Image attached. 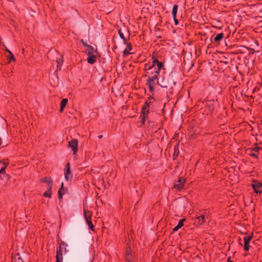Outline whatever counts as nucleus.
I'll return each mask as SVG.
<instances>
[{
  "instance_id": "nucleus-27",
  "label": "nucleus",
  "mask_w": 262,
  "mask_h": 262,
  "mask_svg": "<svg viewBox=\"0 0 262 262\" xmlns=\"http://www.w3.org/2000/svg\"><path fill=\"white\" fill-rule=\"evenodd\" d=\"M260 149H261V147L256 145L252 148V150L255 152H258Z\"/></svg>"
},
{
  "instance_id": "nucleus-16",
  "label": "nucleus",
  "mask_w": 262,
  "mask_h": 262,
  "mask_svg": "<svg viewBox=\"0 0 262 262\" xmlns=\"http://www.w3.org/2000/svg\"><path fill=\"white\" fill-rule=\"evenodd\" d=\"M185 221V219L180 220L178 225L173 229V231L176 232L178 231L180 228H181L184 225V222Z\"/></svg>"
},
{
  "instance_id": "nucleus-22",
  "label": "nucleus",
  "mask_w": 262,
  "mask_h": 262,
  "mask_svg": "<svg viewBox=\"0 0 262 262\" xmlns=\"http://www.w3.org/2000/svg\"><path fill=\"white\" fill-rule=\"evenodd\" d=\"M52 188H48V190L43 193V196L45 197L49 198H51L52 194Z\"/></svg>"
},
{
  "instance_id": "nucleus-8",
  "label": "nucleus",
  "mask_w": 262,
  "mask_h": 262,
  "mask_svg": "<svg viewBox=\"0 0 262 262\" xmlns=\"http://www.w3.org/2000/svg\"><path fill=\"white\" fill-rule=\"evenodd\" d=\"M77 145L78 141L77 139H72L69 142V146L72 148L74 155H75L78 151Z\"/></svg>"
},
{
  "instance_id": "nucleus-30",
  "label": "nucleus",
  "mask_w": 262,
  "mask_h": 262,
  "mask_svg": "<svg viewBox=\"0 0 262 262\" xmlns=\"http://www.w3.org/2000/svg\"><path fill=\"white\" fill-rule=\"evenodd\" d=\"M82 43H83V45L84 46H86V47H90V46H89V45H87L86 43H84L82 41Z\"/></svg>"
},
{
  "instance_id": "nucleus-10",
  "label": "nucleus",
  "mask_w": 262,
  "mask_h": 262,
  "mask_svg": "<svg viewBox=\"0 0 262 262\" xmlns=\"http://www.w3.org/2000/svg\"><path fill=\"white\" fill-rule=\"evenodd\" d=\"M253 238V235L246 236L244 237V250L248 251L249 250V242Z\"/></svg>"
},
{
  "instance_id": "nucleus-20",
  "label": "nucleus",
  "mask_w": 262,
  "mask_h": 262,
  "mask_svg": "<svg viewBox=\"0 0 262 262\" xmlns=\"http://www.w3.org/2000/svg\"><path fill=\"white\" fill-rule=\"evenodd\" d=\"M224 37V34L223 33H221L217 34L215 37L214 38V41L216 42H220Z\"/></svg>"
},
{
  "instance_id": "nucleus-12",
  "label": "nucleus",
  "mask_w": 262,
  "mask_h": 262,
  "mask_svg": "<svg viewBox=\"0 0 262 262\" xmlns=\"http://www.w3.org/2000/svg\"><path fill=\"white\" fill-rule=\"evenodd\" d=\"M40 182L43 183H46L48 185V188H52L53 181L51 177H46L40 180Z\"/></svg>"
},
{
  "instance_id": "nucleus-21",
  "label": "nucleus",
  "mask_w": 262,
  "mask_h": 262,
  "mask_svg": "<svg viewBox=\"0 0 262 262\" xmlns=\"http://www.w3.org/2000/svg\"><path fill=\"white\" fill-rule=\"evenodd\" d=\"M174 153L173 154V159H176L179 154V144L177 143L174 147Z\"/></svg>"
},
{
  "instance_id": "nucleus-11",
  "label": "nucleus",
  "mask_w": 262,
  "mask_h": 262,
  "mask_svg": "<svg viewBox=\"0 0 262 262\" xmlns=\"http://www.w3.org/2000/svg\"><path fill=\"white\" fill-rule=\"evenodd\" d=\"M67 168L65 170L64 178L67 181L71 180L73 177L72 173L70 170V163H68L67 165Z\"/></svg>"
},
{
  "instance_id": "nucleus-23",
  "label": "nucleus",
  "mask_w": 262,
  "mask_h": 262,
  "mask_svg": "<svg viewBox=\"0 0 262 262\" xmlns=\"http://www.w3.org/2000/svg\"><path fill=\"white\" fill-rule=\"evenodd\" d=\"M178 8V6L177 5H174L173 6L172 11V16H173V18H175V17H176V16H177Z\"/></svg>"
},
{
  "instance_id": "nucleus-19",
  "label": "nucleus",
  "mask_w": 262,
  "mask_h": 262,
  "mask_svg": "<svg viewBox=\"0 0 262 262\" xmlns=\"http://www.w3.org/2000/svg\"><path fill=\"white\" fill-rule=\"evenodd\" d=\"M205 222V217L204 215L198 216L195 219V222L200 225H202Z\"/></svg>"
},
{
  "instance_id": "nucleus-28",
  "label": "nucleus",
  "mask_w": 262,
  "mask_h": 262,
  "mask_svg": "<svg viewBox=\"0 0 262 262\" xmlns=\"http://www.w3.org/2000/svg\"><path fill=\"white\" fill-rule=\"evenodd\" d=\"M250 155L252 157H255L256 158H258L257 155L254 153H250Z\"/></svg>"
},
{
  "instance_id": "nucleus-25",
  "label": "nucleus",
  "mask_w": 262,
  "mask_h": 262,
  "mask_svg": "<svg viewBox=\"0 0 262 262\" xmlns=\"http://www.w3.org/2000/svg\"><path fill=\"white\" fill-rule=\"evenodd\" d=\"M7 51L9 53V55L8 56V58H9V61L10 62L11 61H15V59L12 53L8 49H7Z\"/></svg>"
},
{
  "instance_id": "nucleus-9",
  "label": "nucleus",
  "mask_w": 262,
  "mask_h": 262,
  "mask_svg": "<svg viewBox=\"0 0 262 262\" xmlns=\"http://www.w3.org/2000/svg\"><path fill=\"white\" fill-rule=\"evenodd\" d=\"M125 262H133L132 250L130 247H127L126 249Z\"/></svg>"
},
{
  "instance_id": "nucleus-4",
  "label": "nucleus",
  "mask_w": 262,
  "mask_h": 262,
  "mask_svg": "<svg viewBox=\"0 0 262 262\" xmlns=\"http://www.w3.org/2000/svg\"><path fill=\"white\" fill-rule=\"evenodd\" d=\"M148 107H149V104L147 102H146L142 107L141 115H140V118L142 119L143 123H144V122L145 121V119H146L147 114L148 113V111H149Z\"/></svg>"
},
{
  "instance_id": "nucleus-2",
  "label": "nucleus",
  "mask_w": 262,
  "mask_h": 262,
  "mask_svg": "<svg viewBox=\"0 0 262 262\" xmlns=\"http://www.w3.org/2000/svg\"><path fill=\"white\" fill-rule=\"evenodd\" d=\"M68 245L64 242L59 244V248L57 249L56 255V262H62L63 259L62 253H67L69 250L67 249Z\"/></svg>"
},
{
  "instance_id": "nucleus-32",
  "label": "nucleus",
  "mask_w": 262,
  "mask_h": 262,
  "mask_svg": "<svg viewBox=\"0 0 262 262\" xmlns=\"http://www.w3.org/2000/svg\"><path fill=\"white\" fill-rule=\"evenodd\" d=\"M102 137V135H99V136H98V138H101Z\"/></svg>"
},
{
  "instance_id": "nucleus-3",
  "label": "nucleus",
  "mask_w": 262,
  "mask_h": 262,
  "mask_svg": "<svg viewBox=\"0 0 262 262\" xmlns=\"http://www.w3.org/2000/svg\"><path fill=\"white\" fill-rule=\"evenodd\" d=\"M83 213L84 218L86 221L89 228L91 229L92 231H94V226L91 222L92 212L84 208Z\"/></svg>"
},
{
  "instance_id": "nucleus-14",
  "label": "nucleus",
  "mask_w": 262,
  "mask_h": 262,
  "mask_svg": "<svg viewBox=\"0 0 262 262\" xmlns=\"http://www.w3.org/2000/svg\"><path fill=\"white\" fill-rule=\"evenodd\" d=\"M12 262H24V260L18 253L12 254Z\"/></svg>"
},
{
  "instance_id": "nucleus-5",
  "label": "nucleus",
  "mask_w": 262,
  "mask_h": 262,
  "mask_svg": "<svg viewBox=\"0 0 262 262\" xmlns=\"http://www.w3.org/2000/svg\"><path fill=\"white\" fill-rule=\"evenodd\" d=\"M8 165V162H0V177L2 179H8V176L5 172V169Z\"/></svg>"
},
{
  "instance_id": "nucleus-31",
  "label": "nucleus",
  "mask_w": 262,
  "mask_h": 262,
  "mask_svg": "<svg viewBox=\"0 0 262 262\" xmlns=\"http://www.w3.org/2000/svg\"><path fill=\"white\" fill-rule=\"evenodd\" d=\"M227 262H233V261L232 260H231L230 257H229V258H228Z\"/></svg>"
},
{
  "instance_id": "nucleus-13",
  "label": "nucleus",
  "mask_w": 262,
  "mask_h": 262,
  "mask_svg": "<svg viewBox=\"0 0 262 262\" xmlns=\"http://www.w3.org/2000/svg\"><path fill=\"white\" fill-rule=\"evenodd\" d=\"M125 44L126 45V47L123 52V56L124 57H126L127 55L131 54L132 53L129 52V51H131L132 49L131 43H128L127 42V43H125Z\"/></svg>"
},
{
  "instance_id": "nucleus-7",
  "label": "nucleus",
  "mask_w": 262,
  "mask_h": 262,
  "mask_svg": "<svg viewBox=\"0 0 262 262\" xmlns=\"http://www.w3.org/2000/svg\"><path fill=\"white\" fill-rule=\"evenodd\" d=\"M252 186L255 193H262V184L256 181H253Z\"/></svg>"
},
{
  "instance_id": "nucleus-6",
  "label": "nucleus",
  "mask_w": 262,
  "mask_h": 262,
  "mask_svg": "<svg viewBox=\"0 0 262 262\" xmlns=\"http://www.w3.org/2000/svg\"><path fill=\"white\" fill-rule=\"evenodd\" d=\"M186 180L182 177L180 178L178 180L174 183L173 188L177 190H181L184 187Z\"/></svg>"
},
{
  "instance_id": "nucleus-1",
  "label": "nucleus",
  "mask_w": 262,
  "mask_h": 262,
  "mask_svg": "<svg viewBox=\"0 0 262 262\" xmlns=\"http://www.w3.org/2000/svg\"><path fill=\"white\" fill-rule=\"evenodd\" d=\"M163 67V64L162 62H159L157 59H155L152 62V65L147 69V70L154 71L153 75L151 77H148L146 83L150 92L154 91L156 84L158 83V75Z\"/></svg>"
},
{
  "instance_id": "nucleus-29",
  "label": "nucleus",
  "mask_w": 262,
  "mask_h": 262,
  "mask_svg": "<svg viewBox=\"0 0 262 262\" xmlns=\"http://www.w3.org/2000/svg\"><path fill=\"white\" fill-rule=\"evenodd\" d=\"M173 20L174 21V23H175V25H178V20L176 18V17H175V18H173Z\"/></svg>"
},
{
  "instance_id": "nucleus-18",
  "label": "nucleus",
  "mask_w": 262,
  "mask_h": 262,
  "mask_svg": "<svg viewBox=\"0 0 262 262\" xmlns=\"http://www.w3.org/2000/svg\"><path fill=\"white\" fill-rule=\"evenodd\" d=\"M68 103V99H63L60 102V112H62Z\"/></svg>"
},
{
  "instance_id": "nucleus-17",
  "label": "nucleus",
  "mask_w": 262,
  "mask_h": 262,
  "mask_svg": "<svg viewBox=\"0 0 262 262\" xmlns=\"http://www.w3.org/2000/svg\"><path fill=\"white\" fill-rule=\"evenodd\" d=\"M87 61L89 63L93 64L96 61V56L92 54H90L87 59Z\"/></svg>"
},
{
  "instance_id": "nucleus-15",
  "label": "nucleus",
  "mask_w": 262,
  "mask_h": 262,
  "mask_svg": "<svg viewBox=\"0 0 262 262\" xmlns=\"http://www.w3.org/2000/svg\"><path fill=\"white\" fill-rule=\"evenodd\" d=\"M63 184L62 183L61 188L58 190V198L59 199H62V195L66 193L67 191V189L65 188H63Z\"/></svg>"
},
{
  "instance_id": "nucleus-24",
  "label": "nucleus",
  "mask_w": 262,
  "mask_h": 262,
  "mask_svg": "<svg viewBox=\"0 0 262 262\" xmlns=\"http://www.w3.org/2000/svg\"><path fill=\"white\" fill-rule=\"evenodd\" d=\"M63 61V59L62 56H60L58 58H57L56 59V62H57V67L58 68L61 66L62 64V62Z\"/></svg>"
},
{
  "instance_id": "nucleus-26",
  "label": "nucleus",
  "mask_w": 262,
  "mask_h": 262,
  "mask_svg": "<svg viewBox=\"0 0 262 262\" xmlns=\"http://www.w3.org/2000/svg\"><path fill=\"white\" fill-rule=\"evenodd\" d=\"M118 33L120 38L123 40L124 43H127V39L124 37L123 33L121 32V30H119Z\"/></svg>"
}]
</instances>
